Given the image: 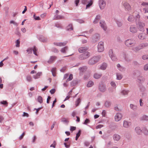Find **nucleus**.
<instances>
[{"label":"nucleus","instance_id":"obj_8","mask_svg":"<svg viewBox=\"0 0 148 148\" xmlns=\"http://www.w3.org/2000/svg\"><path fill=\"white\" fill-rule=\"evenodd\" d=\"M122 115L119 113H117L115 116V120L116 121L118 122L120 121L121 119Z\"/></svg>","mask_w":148,"mask_h":148},{"label":"nucleus","instance_id":"obj_62","mask_svg":"<svg viewBox=\"0 0 148 148\" xmlns=\"http://www.w3.org/2000/svg\"><path fill=\"white\" fill-rule=\"evenodd\" d=\"M84 144L85 146H88L89 145L90 143L88 141H86L84 142Z\"/></svg>","mask_w":148,"mask_h":148},{"label":"nucleus","instance_id":"obj_40","mask_svg":"<svg viewBox=\"0 0 148 148\" xmlns=\"http://www.w3.org/2000/svg\"><path fill=\"white\" fill-rule=\"evenodd\" d=\"M116 24H117V26L119 27H121L122 25V23L121 21L117 20L116 21Z\"/></svg>","mask_w":148,"mask_h":148},{"label":"nucleus","instance_id":"obj_34","mask_svg":"<svg viewBox=\"0 0 148 148\" xmlns=\"http://www.w3.org/2000/svg\"><path fill=\"white\" fill-rule=\"evenodd\" d=\"M81 100L80 98H78L75 101V105L76 107L81 102Z\"/></svg>","mask_w":148,"mask_h":148},{"label":"nucleus","instance_id":"obj_19","mask_svg":"<svg viewBox=\"0 0 148 148\" xmlns=\"http://www.w3.org/2000/svg\"><path fill=\"white\" fill-rule=\"evenodd\" d=\"M144 79L142 76H140L137 77L136 82L138 84H141L144 81Z\"/></svg>","mask_w":148,"mask_h":148},{"label":"nucleus","instance_id":"obj_59","mask_svg":"<svg viewBox=\"0 0 148 148\" xmlns=\"http://www.w3.org/2000/svg\"><path fill=\"white\" fill-rule=\"evenodd\" d=\"M52 51L54 53H57L58 52V50L55 47L53 48L52 49Z\"/></svg>","mask_w":148,"mask_h":148},{"label":"nucleus","instance_id":"obj_5","mask_svg":"<svg viewBox=\"0 0 148 148\" xmlns=\"http://www.w3.org/2000/svg\"><path fill=\"white\" fill-rule=\"evenodd\" d=\"M98 52H101L103 51L104 50L103 46V42L102 41L99 42L98 45Z\"/></svg>","mask_w":148,"mask_h":148},{"label":"nucleus","instance_id":"obj_35","mask_svg":"<svg viewBox=\"0 0 148 148\" xmlns=\"http://www.w3.org/2000/svg\"><path fill=\"white\" fill-rule=\"evenodd\" d=\"M141 49L143 48L147 47L148 45V44L147 43H143L139 45Z\"/></svg>","mask_w":148,"mask_h":148},{"label":"nucleus","instance_id":"obj_37","mask_svg":"<svg viewBox=\"0 0 148 148\" xmlns=\"http://www.w3.org/2000/svg\"><path fill=\"white\" fill-rule=\"evenodd\" d=\"M127 19L129 21L132 22L134 20V17L133 15H131L129 16Z\"/></svg>","mask_w":148,"mask_h":148},{"label":"nucleus","instance_id":"obj_61","mask_svg":"<svg viewBox=\"0 0 148 148\" xmlns=\"http://www.w3.org/2000/svg\"><path fill=\"white\" fill-rule=\"evenodd\" d=\"M76 127H75L74 126H71L70 130L71 131H73L74 130H76Z\"/></svg>","mask_w":148,"mask_h":148},{"label":"nucleus","instance_id":"obj_48","mask_svg":"<svg viewBox=\"0 0 148 148\" xmlns=\"http://www.w3.org/2000/svg\"><path fill=\"white\" fill-rule=\"evenodd\" d=\"M138 37L139 39H143L144 38V37L143 36V34L142 33L139 34L138 35Z\"/></svg>","mask_w":148,"mask_h":148},{"label":"nucleus","instance_id":"obj_58","mask_svg":"<svg viewBox=\"0 0 148 148\" xmlns=\"http://www.w3.org/2000/svg\"><path fill=\"white\" fill-rule=\"evenodd\" d=\"M108 53H109V55L110 57V56L114 55L113 53L112 50L111 49H110L109 50V51Z\"/></svg>","mask_w":148,"mask_h":148},{"label":"nucleus","instance_id":"obj_28","mask_svg":"<svg viewBox=\"0 0 148 148\" xmlns=\"http://www.w3.org/2000/svg\"><path fill=\"white\" fill-rule=\"evenodd\" d=\"M39 40L40 41L45 42H46L47 40V38L42 36H40L39 38Z\"/></svg>","mask_w":148,"mask_h":148},{"label":"nucleus","instance_id":"obj_57","mask_svg":"<svg viewBox=\"0 0 148 148\" xmlns=\"http://www.w3.org/2000/svg\"><path fill=\"white\" fill-rule=\"evenodd\" d=\"M142 101L143 100L141 99L139 100L140 105L141 107L143 106L144 105V103L142 102Z\"/></svg>","mask_w":148,"mask_h":148},{"label":"nucleus","instance_id":"obj_13","mask_svg":"<svg viewBox=\"0 0 148 148\" xmlns=\"http://www.w3.org/2000/svg\"><path fill=\"white\" fill-rule=\"evenodd\" d=\"M123 5L125 8L128 10L131 9V6L129 3L126 2H123L122 3Z\"/></svg>","mask_w":148,"mask_h":148},{"label":"nucleus","instance_id":"obj_15","mask_svg":"<svg viewBox=\"0 0 148 148\" xmlns=\"http://www.w3.org/2000/svg\"><path fill=\"white\" fill-rule=\"evenodd\" d=\"M54 44L56 46L59 47H62L65 46L66 44V42H54Z\"/></svg>","mask_w":148,"mask_h":148},{"label":"nucleus","instance_id":"obj_33","mask_svg":"<svg viewBox=\"0 0 148 148\" xmlns=\"http://www.w3.org/2000/svg\"><path fill=\"white\" fill-rule=\"evenodd\" d=\"M56 69L55 68H53L51 70L52 75L54 77H55L56 76Z\"/></svg>","mask_w":148,"mask_h":148},{"label":"nucleus","instance_id":"obj_20","mask_svg":"<svg viewBox=\"0 0 148 148\" xmlns=\"http://www.w3.org/2000/svg\"><path fill=\"white\" fill-rule=\"evenodd\" d=\"M87 67L86 66H83L82 67H80L79 70L80 71V73H83L84 72L86 71L87 69Z\"/></svg>","mask_w":148,"mask_h":148},{"label":"nucleus","instance_id":"obj_23","mask_svg":"<svg viewBox=\"0 0 148 148\" xmlns=\"http://www.w3.org/2000/svg\"><path fill=\"white\" fill-rule=\"evenodd\" d=\"M111 102L108 101H106L105 103L104 106L106 108H109L111 106Z\"/></svg>","mask_w":148,"mask_h":148},{"label":"nucleus","instance_id":"obj_31","mask_svg":"<svg viewBox=\"0 0 148 148\" xmlns=\"http://www.w3.org/2000/svg\"><path fill=\"white\" fill-rule=\"evenodd\" d=\"M116 79L118 80H121L123 77V75L119 73L116 74Z\"/></svg>","mask_w":148,"mask_h":148},{"label":"nucleus","instance_id":"obj_38","mask_svg":"<svg viewBox=\"0 0 148 148\" xmlns=\"http://www.w3.org/2000/svg\"><path fill=\"white\" fill-rule=\"evenodd\" d=\"M94 84L93 82L91 81H89L87 84V87H90L92 86Z\"/></svg>","mask_w":148,"mask_h":148},{"label":"nucleus","instance_id":"obj_30","mask_svg":"<svg viewBox=\"0 0 148 148\" xmlns=\"http://www.w3.org/2000/svg\"><path fill=\"white\" fill-rule=\"evenodd\" d=\"M106 67L107 64L106 63H104L101 66L100 68L102 70H104L106 69Z\"/></svg>","mask_w":148,"mask_h":148},{"label":"nucleus","instance_id":"obj_49","mask_svg":"<svg viewBox=\"0 0 148 148\" xmlns=\"http://www.w3.org/2000/svg\"><path fill=\"white\" fill-rule=\"evenodd\" d=\"M143 69L145 71H148V63L144 65Z\"/></svg>","mask_w":148,"mask_h":148},{"label":"nucleus","instance_id":"obj_29","mask_svg":"<svg viewBox=\"0 0 148 148\" xmlns=\"http://www.w3.org/2000/svg\"><path fill=\"white\" fill-rule=\"evenodd\" d=\"M102 76V74H98L97 73H95L94 75V77L96 79H98L100 78Z\"/></svg>","mask_w":148,"mask_h":148},{"label":"nucleus","instance_id":"obj_25","mask_svg":"<svg viewBox=\"0 0 148 148\" xmlns=\"http://www.w3.org/2000/svg\"><path fill=\"white\" fill-rule=\"evenodd\" d=\"M63 18L64 17L62 16L56 14L54 16V19L56 20H58Z\"/></svg>","mask_w":148,"mask_h":148},{"label":"nucleus","instance_id":"obj_63","mask_svg":"<svg viewBox=\"0 0 148 148\" xmlns=\"http://www.w3.org/2000/svg\"><path fill=\"white\" fill-rule=\"evenodd\" d=\"M103 116L105 117L106 114V112L105 110H103L101 113Z\"/></svg>","mask_w":148,"mask_h":148},{"label":"nucleus","instance_id":"obj_18","mask_svg":"<svg viewBox=\"0 0 148 148\" xmlns=\"http://www.w3.org/2000/svg\"><path fill=\"white\" fill-rule=\"evenodd\" d=\"M56 56H51L47 62L49 64L52 63L56 59Z\"/></svg>","mask_w":148,"mask_h":148},{"label":"nucleus","instance_id":"obj_32","mask_svg":"<svg viewBox=\"0 0 148 148\" xmlns=\"http://www.w3.org/2000/svg\"><path fill=\"white\" fill-rule=\"evenodd\" d=\"M129 92V91L128 90H123L121 92V94L123 95H127Z\"/></svg>","mask_w":148,"mask_h":148},{"label":"nucleus","instance_id":"obj_24","mask_svg":"<svg viewBox=\"0 0 148 148\" xmlns=\"http://www.w3.org/2000/svg\"><path fill=\"white\" fill-rule=\"evenodd\" d=\"M73 29V25L72 24H69L66 27V30L67 31H71Z\"/></svg>","mask_w":148,"mask_h":148},{"label":"nucleus","instance_id":"obj_56","mask_svg":"<svg viewBox=\"0 0 148 148\" xmlns=\"http://www.w3.org/2000/svg\"><path fill=\"white\" fill-rule=\"evenodd\" d=\"M142 58L143 60H145L148 59V56L146 55H143L142 56Z\"/></svg>","mask_w":148,"mask_h":148},{"label":"nucleus","instance_id":"obj_36","mask_svg":"<svg viewBox=\"0 0 148 148\" xmlns=\"http://www.w3.org/2000/svg\"><path fill=\"white\" fill-rule=\"evenodd\" d=\"M68 48L67 47H65L61 49V51L62 53H66V51L68 50Z\"/></svg>","mask_w":148,"mask_h":148},{"label":"nucleus","instance_id":"obj_45","mask_svg":"<svg viewBox=\"0 0 148 148\" xmlns=\"http://www.w3.org/2000/svg\"><path fill=\"white\" fill-rule=\"evenodd\" d=\"M110 57L112 61H115L116 60L117 58L114 55L110 56Z\"/></svg>","mask_w":148,"mask_h":148},{"label":"nucleus","instance_id":"obj_42","mask_svg":"<svg viewBox=\"0 0 148 148\" xmlns=\"http://www.w3.org/2000/svg\"><path fill=\"white\" fill-rule=\"evenodd\" d=\"M81 133V130H79V131L76 134V136L75 137V140H77L78 139V138H79V136H80V135Z\"/></svg>","mask_w":148,"mask_h":148},{"label":"nucleus","instance_id":"obj_26","mask_svg":"<svg viewBox=\"0 0 148 148\" xmlns=\"http://www.w3.org/2000/svg\"><path fill=\"white\" fill-rule=\"evenodd\" d=\"M141 49V48L139 45L132 48V50L135 52H136Z\"/></svg>","mask_w":148,"mask_h":148},{"label":"nucleus","instance_id":"obj_47","mask_svg":"<svg viewBox=\"0 0 148 148\" xmlns=\"http://www.w3.org/2000/svg\"><path fill=\"white\" fill-rule=\"evenodd\" d=\"M0 103L5 105L6 106H8V103L6 101H3L0 102Z\"/></svg>","mask_w":148,"mask_h":148},{"label":"nucleus","instance_id":"obj_4","mask_svg":"<svg viewBox=\"0 0 148 148\" xmlns=\"http://www.w3.org/2000/svg\"><path fill=\"white\" fill-rule=\"evenodd\" d=\"M38 50L37 48L35 47L34 46L33 47L29 48L27 50V51L28 52L29 54H31L32 53L33 51V53L37 56H38V55L36 53V52Z\"/></svg>","mask_w":148,"mask_h":148},{"label":"nucleus","instance_id":"obj_11","mask_svg":"<svg viewBox=\"0 0 148 148\" xmlns=\"http://www.w3.org/2000/svg\"><path fill=\"white\" fill-rule=\"evenodd\" d=\"M100 24L101 27L104 31H106L107 29V27L105 22L103 20H101L100 22Z\"/></svg>","mask_w":148,"mask_h":148},{"label":"nucleus","instance_id":"obj_52","mask_svg":"<svg viewBox=\"0 0 148 148\" xmlns=\"http://www.w3.org/2000/svg\"><path fill=\"white\" fill-rule=\"evenodd\" d=\"M110 84L111 86L114 87V88H115L116 87V84L115 82L113 81H112L110 82Z\"/></svg>","mask_w":148,"mask_h":148},{"label":"nucleus","instance_id":"obj_10","mask_svg":"<svg viewBox=\"0 0 148 148\" xmlns=\"http://www.w3.org/2000/svg\"><path fill=\"white\" fill-rule=\"evenodd\" d=\"M130 31L132 33H136L137 31V29L135 26L131 25L130 28Z\"/></svg>","mask_w":148,"mask_h":148},{"label":"nucleus","instance_id":"obj_17","mask_svg":"<svg viewBox=\"0 0 148 148\" xmlns=\"http://www.w3.org/2000/svg\"><path fill=\"white\" fill-rule=\"evenodd\" d=\"M131 125L130 122H128L126 121H124L123 123V126L126 128H128Z\"/></svg>","mask_w":148,"mask_h":148},{"label":"nucleus","instance_id":"obj_2","mask_svg":"<svg viewBox=\"0 0 148 148\" xmlns=\"http://www.w3.org/2000/svg\"><path fill=\"white\" fill-rule=\"evenodd\" d=\"M125 45L128 47L134 46L136 44V42L133 39H130L126 40L125 42Z\"/></svg>","mask_w":148,"mask_h":148},{"label":"nucleus","instance_id":"obj_60","mask_svg":"<svg viewBox=\"0 0 148 148\" xmlns=\"http://www.w3.org/2000/svg\"><path fill=\"white\" fill-rule=\"evenodd\" d=\"M125 68L123 67V66H121L118 69L120 71H123L125 70Z\"/></svg>","mask_w":148,"mask_h":148},{"label":"nucleus","instance_id":"obj_14","mask_svg":"<svg viewBox=\"0 0 148 148\" xmlns=\"http://www.w3.org/2000/svg\"><path fill=\"white\" fill-rule=\"evenodd\" d=\"M88 49V47H81L79 48L78 51L82 53L85 52Z\"/></svg>","mask_w":148,"mask_h":148},{"label":"nucleus","instance_id":"obj_6","mask_svg":"<svg viewBox=\"0 0 148 148\" xmlns=\"http://www.w3.org/2000/svg\"><path fill=\"white\" fill-rule=\"evenodd\" d=\"M99 5L101 10L103 9L106 5L105 1L104 0H99Z\"/></svg>","mask_w":148,"mask_h":148},{"label":"nucleus","instance_id":"obj_16","mask_svg":"<svg viewBox=\"0 0 148 148\" xmlns=\"http://www.w3.org/2000/svg\"><path fill=\"white\" fill-rule=\"evenodd\" d=\"M135 131L136 133L138 135L141 134L142 132V130L139 127H136L135 129Z\"/></svg>","mask_w":148,"mask_h":148},{"label":"nucleus","instance_id":"obj_46","mask_svg":"<svg viewBox=\"0 0 148 148\" xmlns=\"http://www.w3.org/2000/svg\"><path fill=\"white\" fill-rule=\"evenodd\" d=\"M38 101L40 103L42 102V98L41 96H39L38 98Z\"/></svg>","mask_w":148,"mask_h":148},{"label":"nucleus","instance_id":"obj_22","mask_svg":"<svg viewBox=\"0 0 148 148\" xmlns=\"http://www.w3.org/2000/svg\"><path fill=\"white\" fill-rule=\"evenodd\" d=\"M113 138L114 140L118 141L120 138V136L119 135L115 134L113 136Z\"/></svg>","mask_w":148,"mask_h":148},{"label":"nucleus","instance_id":"obj_7","mask_svg":"<svg viewBox=\"0 0 148 148\" xmlns=\"http://www.w3.org/2000/svg\"><path fill=\"white\" fill-rule=\"evenodd\" d=\"M99 91L102 92H104L106 90V85L103 84H100L99 86Z\"/></svg>","mask_w":148,"mask_h":148},{"label":"nucleus","instance_id":"obj_55","mask_svg":"<svg viewBox=\"0 0 148 148\" xmlns=\"http://www.w3.org/2000/svg\"><path fill=\"white\" fill-rule=\"evenodd\" d=\"M34 18L36 20H40V19L39 16H35V14H34L33 16Z\"/></svg>","mask_w":148,"mask_h":148},{"label":"nucleus","instance_id":"obj_12","mask_svg":"<svg viewBox=\"0 0 148 148\" xmlns=\"http://www.w3.org/2000/svg\"><path fill=\"white\" fill-rule=\"evenodd\" d=\"M138 28L140 31L141 32H144V27L145 26V24L143 23L140 22L138 23Z\"/></svg>","mask_w":148,"mask_h":148},{"label":"nucleus","instance_id":"obj_43","mask_svg":"<svg viewBox=\"0 0 148 148\" xmlns=\"http://www.w3.org/2000/svg\"><path fill=\"white\" fill-rule=\"evenodd\" d=\"M88 3L86 5V8H89L90 6L92 4V0H90V2H88Z\"/></svg>","mask_w":148,"mask_h":148},{"label":"nucleus","instance_id":"obj_39","mask_svg":"<svg viewBox=\"0 0 148 148\" xmlns=\"http://www.w3.org/2000/svg\"><path fill=\"white\" fill-rule=\"evenodd\" d=\"M142 130L145 134L147 135L148 134V130L146 127H143L142 129Z\"/></svg>","mask_w":148,"mask_h":148},{"label":"nucleus","instance_id":"obj_41","mask_svg":"<svg viewBox=\"0 0 148 148\" xmlns=\"http://www.w3.org/2000/svg\"><path fill=\"white\" fill-rule=\"evenodd\" d=\"M26 79L27 81L30 82L32 81V79L31 76L30 75H28L26 77Z\"/></svg>","mask_w":148,"mask_h":148},{"label":"nucleus","instance_id":"obj_64","mask_svg":"<svg viewBox=\"0 0 148 148\" xmlns=\"http://www.w3.org/2000/svg\"><path fill=\"white\" fill-rule=\"evenodd\" d=\"M66 69V67L64 66L60 70V71L62 72H64Z\"/></svg>","mask_w":148,"mask_h":148},{"label":"nucleus","instance_id":"obj_44","mask_svg":"<svg viewBox=\"0 0 148 148\" xmlns=\"http://www.w3.org/2000/svg\"><path fill=\"white\" fill-rule=\"evenodd\" d=\"M73 79V75L72 74H71L69 77L66 79V82H68L72 80Z\"/></svg>","mask_w":148,"mask_h":148},{"label":"nucleus","instance_id":"obj_54","mask_svg":"<svg viewBox=\"0 0 148 148\" xmlns=\"http://www.w3.org/2000/svg\"><path fill=\"white\" fill-rule=\"evenodd\" d=\"M141 5L143 6L147 7L148 6V3L143 2L141 4Z\"/></svg>","mask_w":148,"mask_h":148},{"label":"nucleus","instance_id":"obj_1","mask_svg":"<svg viewBox=\"0 0 148 148\" xmlns=\"http://www.w3.org/2000/svg\"><path fill=\"white\" fill-rule=\"evenodd\" d=\"M101 58V56L100 55L94 56L89 59L88 61V64L90 65H93L98 62Z\"/></svg>","mask_w":148,"mask_h":148},{"label":"nucleus","instance_id":"obj_51","mask_svg":"<svg viewBox=\"0 0 148 148\" xmlns=\"http://www.w3.org/2000/svg\"><path fill=\"white\" fill-rule=\"evenodd\" d=\"M20 41L19 39H18L16 41V47H19L20 46Z\"/></svg>","mask_w":148,"mask_h":148},{"label":"nucleus","instance_id":"obj_50","mask_svg":"<svg viewBox=\"0 0 148 148\" xmlns=\"http://www.w3.org/2000/svg\"><path fill=\"white\" fill-rule=\"evenodd\" d=\"M10 24H13L14 25H15L16 26L18 25V23H16L13 20L11 21H10Z\"/></svg>","mask_w":148,"mask_h":148},{"label":"nucleus","instance_id":"obj_53","mask_svg":"<svg viewBox=\"0 0 148 148\" xmlns=\"http://www.w3.org/2000/svg\"><path fill=\"white\" fill-rule=\"evenodd\" d=\"M90 121L89 119H86L85 121L83 123V124L85 125H87V124L89 123Z\"/></svg>","mask_w":148,"mask_h":148},{"label":"nucleus","instance_id":"obj_27","mask_svg":"<svg viewBox=\"0 0 148 148\" xmlns=\"http://www.w3.org/2000/svg\"><path fill=\"white\" fill-rule=\"evenodd\" d=\"M130 107L131 109L133 110H136L137 109V106L132 104H130Z\"/></svg>","mask_w":148,"mask_h":148},{"label":"nucleus","instance_id":"obj_9","mask_svg":"<svg viewBox=\"0 0 148 148\" xmlns=\"http://www.w3.org/2000/svg\"><path fill=\"white\" fill-rule=\"evenodd\" d=\"M139 119L141 121H148V115L143 114L140 117Z\"/></svg>","mask_w":148,"mask_h":148},{"label":"nucleus","instance_id":"obj_21","mask_svg":"<svg viewBox=\"0 0 148 148\" xmlns=\"http://www.w3.org/2000/svg\"><path fill=\"white\" fill-rule=\"evenodd\" d=\"M42 75V72H39L37 73L36 75H34L33 76V77L35 79H37L39 78L40 76Z\"/></svg>","mask_w":148,"mask_h":148},{"label":"nucleus","instance_id":"obj_3","mask_svg":"<svg viewBox=\"0 0 148 148\" xmlns=\"http://www.w3.org/2000/svg\"><path fill=\"white\" fill-rule=\"evenodd\" d=\"M90 53L88 52H86L78 56V58L80 60H85L90 57Z\"/></svg>","mask_w":148,"mask_h":148}]
</instances>
